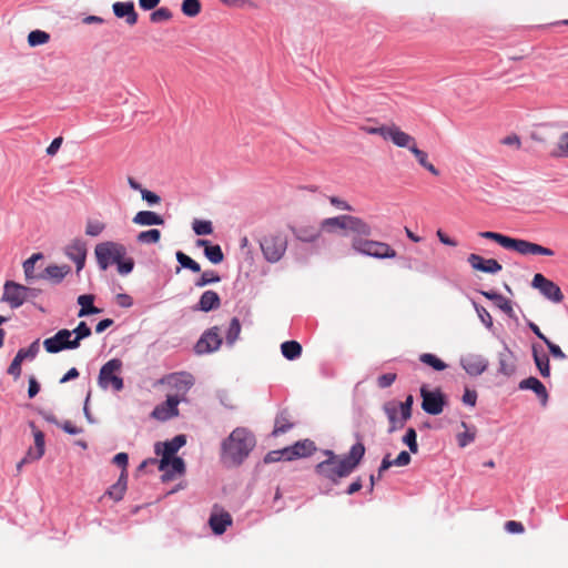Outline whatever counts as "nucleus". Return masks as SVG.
<instances>
[{
    "instance_id": "obj_35",
    "label": "nucleus",
    "mask_w": 568,
    "mask_h": 568,
    "mask_svg": "<svg viewBox=\"0 0 568 568\" xmlns=\"http://www.w3.org/2000/svg\"><path fill=\"white\" fill-rule=\"evenodd\" d=\"M531 352H532V358H534L535 365H536L537 369L539 371V374L544 378H548L550 376V363H549L548 355L539 354L536 345H532Z\"/></svg>"
},
{
    "instance_id": "obj_26",
    "label": "nucleus",
    "mask_w": 568,
    "mask_h": 568,
    "mask_svg": "<svg viewBox=\"0 0 568 568\" xmlns=\"http://www.w3.org/2000/svg\"><path fill=\"white\" fill-rule=\"evenodd\" d=\"M383 409L389 422L388 433H394L398 429H402L405 426L407 419H404L402 415L398 417L397 403L387 402L386 404H384Z\"/></svg>"
},
{
    "instance_id": "obj_8",
    "label": "nucleus",
    "mask_w": 568,
    "mask_h": 568,
    "mask_svg": "<svg viewBox=\"0 0 568 568\" xmlns=\"http://www.w3.org/2000/svg\"><path fill=\"white\" fill-rule=\"evenodd\" d=\"M30 287L19 284L14 281H7L3 285L2 302L9 304L11 308H19L29 298Z\"/></svg>"
},
{
    "instance_id": "obj_53",
    "label": "nucleus",
    "mask_w": 568,
    "mask_h": 568,
    "mask_svg": "<svg viewBox=\"0 0 568 568\" xmlns=\"http://www.w3.org/2000/svg\"><path fill=\"white\" fill-rule=\"evenodd\" d=\"M72 335L75 336L72 338L78 343V347L80 346V342L91 335V328L88 326L85 322H80L78 326L71 331Z\"/></svg>"
},
{
    "instance_id": "obj_59",
    "label": "nucleus",
    "mask_w": 568,
    "mask_h": 568,
    "mask_svg": "<svg viewBox=\"0 0 568 568\" xmlns=\"http://www.w3.org/2000/svg\"><path fill=\"white\" fill-rule=\"evenodd\" d=\"M21 356L22 355H16L7 371L8 374L13 376L16 379L19 378L21 375V364L23 362Z\"/></svg>"
},
{
    "instance_id": "obj_43",
    "label": "nucleus",
    "mask_w": 568,
    "mask_h": 568,
    "mask_svg": "<svg viewBox=\"0 0 568 568\" xmlns=\"http://www.w3.org/2000/svg\"><path fill=\"white\" fill-rule=\"evenodd\" d=\"M106 225L102 221L89 219L85 224V234L91 237H97L103 233Z\"/></svg>"
},
{
    "instance_id": "obj_24",
    "label": "nucleus",
    "mask_w": 568,
    "mask_h": 568,
    "mask_svg": "<svg viewBox=\"0 0 568 568\" xmlns=\"http://www.w3.org/2000/svg\"><path fill=\"white\" fill-rule=\"evenodd\" d=\"M65 255L75 263L78 273L83 270L87 258V248L84 243L74 241L72 244L67 246Z\"/></svg>"
},
{
    "instance_id": "obj_15",
    "label": "nucleus",
    "mask_w": 568,
    "mask_h": 568,
    "mask_svg": "<svg viewBox=\"0 0 568 568\" xmlns=\"http://www.w3.org/2000/svg\"><path fill=\"white\" fill-rule=\"evenodd\" d=\"M186 443V438L184 435H176L171 440H166L163 444H155V453L162 454V458L159 462V469L168 468L169 457H173L174 454Z\"/></svg>"
},
{
    "instance_id": "obj_13",
    "label": "nucleus",
    "mask_w": 568,
    "mask_h": 568,
    "mask_svg": "<svg viewBox=\"0 0 568 568\" xmlns=\"http://www.w3.org/2000/svg\"><path fill=\"white\" fill-rule=\"evenodd\" d=\"M162 383L166 384L170 388L175 390V393L171 396H179L182 402L185 399V395L193 386L194 378L190 373L179 372L168 375L162 379Z\"/></svg>"
},
{
    "instance_id": "obj_42",
    "label": "nucleus",
    "mask_w": 568,
    "mask_h": 568,
    "mask_svg": "<svg viewBox=\"0 0 568 568\" xmlns=\"http://www.w3.org/2000/svg\"><path fill=\"white\" fill-rule=\"evenodd\" d=\"M161 239V232L156 229L142 231L136 235V241L141 244H155Z\"/></svg>"
},
{
    "instance_id": "obj_31",
    "label": "nucleus",
    "mask_w": 568,
    "mask_h": 568,
    "mask_svg": "<svg viewBox=\"0 0 568 568\" xmlns=\"http://www.w3.org/2000/svg\"><path fill=\"white\" fill-rule=\"evenodd\" d=\"M209 524L215 535H222L232 525V517L226 511L212 514Z\"/></svg>"
},
{
    "instance_id": "obj_38",
    "label": "nucleus",
    "mask_w": 568,
    "mask_h": 568,
    "mask_svg": "<svg viewBox=\"0 0 568 568\" xmlns=\"http://www.w3.org/2000/svg\"><path fill=\"white\" fill-rule=\"evenodd\" d=\"M348 215H338L334 217H327L322 221L321 226L323 230L333 232L336 229H342L347 231L348 225Z\"/></svg>"
},
{
    "instance_id": "obj_56",
    "label": "nucleus",
    "mask_w": 568,
    "mask_h": 568,
    "mask_svg": "<svg viewBox=\"0 0 568 568\" xmlns=\"http://www.w3.org/2000/svg\"><path fill=\"white\" fill-rule=\"evenodd\" d=\"M414 398L412 395H408L405 402L398 403V414L403 416L404 419H409L412 417V407H413Z\"/></svg>"
},
{
    "instance_id": "obj_20",
    "label": "nucleus",
    "mask_w": 568,
    "mask_h": 568,
    "mask_svg": "<svg viewBox=\"0 0 568 568\" xmlns=\"http://www.w3.org/2000/svg\"><path fill=\"white\" fill-rule=\"evenodd\" d=\"M113 13L116 18L124 19L126 24L132 27L138 23L139 16L133 1H118L112 4Z\"/></svg>"
},
{
    "instance_id": "obj_25",
    "label": "nucleus",
    "mask_w": 568,
    "mask_h": 568,
    "mask_svg": "<svg viewBox=\"0 0 568 568\" xmlns=\"http://www.w3.org/2000/svg\"><path fill=\"white\" fill-rule=\"evenodd\" d=\"M221 306L220 295L212 290H207L202 293L197 304L194 306V311L211 312L217 310Z\"/></svg>"
},
{
    "instance_id": "obj_4",
    "label": "nucleus",
    "mask_w": 568,
    "mask_h": 568,
    "mask_svg": "<svg viewBox=\"0 0 568 568\" xmlns=\"http://www.w3.org/2000/svg\"><path fill=\"white\" fill-rule=\"evenodd\" d=\"M478 235L483 239L495 241L504 248L516 251L521 255H555V252L551 248L545 247L542 245L526 240L513 239L497 232L483 231L479 232Z\"/></svg>"
},
{
    "instance_id": "obj_44",
    "label": "nucleus",
    "mask_w": 568,
    "mask_h": 568,
    "mask_svg": "<svg viewBox=\"0 0 568 568\" xmlns=\"http://www.w3.org/2000/svg\"><path fill=\"white\" fill-rule=\"evenodd\" d=\"M175 256L176 261L183 268H187L194 273H199L201 271L200 264L183 252L178 251Z\"/></svg>"
},
{
    "instance_id": "obj_29",
    "label": "nucleus",
    "mask_w": 568,
    "mask_h": 568,
    "mask_svg": "<svg viewBox=\"0 0 568 568\" xmlns=\"http://www.w3.org/2000/svg\"><path fill=\"white\" fill-rule=\"evenodd\" d=\"M296 240L305 243H313L321 236V230L313 225L290 226Z\"/></svg>"
},
{
    "instance_id": "obj_7",
    "label": "nucleus",
    "mask_w": 568,
    "mask_h": 568,
    "mask_svg": "<svg viewBox=\"0 0 568 568\" xmlns=\"http://www.w3.org/2000/svg\"><path fill=\"white\" fill-rule=\"evenodd\" d=\"M264 258L270 263L278 262L287 250V236L282 232L270 233L260 241Z\"/></svg>"
},
{
    "instance_id": "obj_46",
    "label": "nucleus",
    "mask_w": 568,
    "mask_h": 568,
    "mask_svg": "<svg viewBox=\"0 0 568 568\" xmlns=\"http://www.w3.org/2000/svg\"><path fill=\"white\" fill-rule=\"evenodd\" d=\"M419 361L438 372L444 371L447 367V365L440 358L430 353L422 354L419 356Z\"/></svg>"
},
{
    "instance_id": "obj_27",
    "label": "nucleus",
    "mask_w": 568,
    "mask_h": 568,
    "mask_svg": "<svg viewBox=\"0 0 568 568\" xmlns=\"http://www.w3.org/2000/svg\"><path fill=\"white\" fill-rule=\"evenodd\" d=\"M347 231L354 234V237H368L373 234L372 226L361 217L348 215Z\"/></svg>"
},
{
    "instance_id": "obj_16",
    "label": "nucleus",
    "mask_w": 568,
    "mask_h": 568,
    "mask_svg": "<svg viewBox=\"0 0 568 568\" xmlns=\"http://www.w3.org/2000/svg\"><path fill=\"white\" fill-rule=\"evenodd\" d=\"M30 427L33 430L34 446L30 447L17 468L20 470L22 465L31 462L39 460L44 454V434L37 429L33 423H30Z\"/></svg>"
},
{
    "instance_id": "obj_41",
    "label": "nucleus",
    "mask_w": 568,
    "mask_h": 568,
    "mask_svg": "<svg viewBox=\"0 0 568 568\" xmlns=\"http://www.w3.org/2000/svg\"><path fill=\"white\" fill-rule=\"evenodd\" d=\"M241 333V323L237 317H233L230 322L226 331L225 339L226 344L232 346L239 338Z\"/></svg>"
},
{
    "instance_id": "obj_2",
    "label": "nucleus",
    "mask_w": 568,
    "mask_h": 568,
    "mask_svg": "<svg viewBox=\"0 0 568 568\" xmlns=\"http://www.w3.org/2000/svg\"><path fill=\"white\" fill-rule=\"evenodd\" d=\"M94 257L100 271L116 265L120 275H128L134 268L133 257L128 255L124 244L115 241H103L95 245Z\"/></svg>"
},
{
    "instance_id": "obj_9",
    "label": "nucleus",
    "mask_w": 568,
    "mask_h": 568,
    "mask_svg": "<svg viewBox=\"0 0 568 568\" xmlns=\"http://www.w3.org/2000/svg\"><path fill=\"white\" fill-rule=\"evenodd\" d=\"M44 349L50 354H57L64 349L78 348V343L72 339V332L62 328L58 331L53 336L45 338L43 342Z\"/></svg>"
},
{
    "instance_id": "obj_51",
    "label": "nucleus",
    "mask_w": 568,
    "mask_h": 568,
    "mask_svg": "<svg viewBox=\"0 0 568 568\" xmlns=\"http://www.w3.org/2000/svg\"><path fill=\"white\" fill-rule=\"evenodd\" d=\"M171 18L172 12L169 8L165 7L158 8L150 14V20L153 23L169 21Z\"/></svg>"
},
{
    "instance_id": "obj_12",
    "label": "nucleus",
    "mask_w": 568,
    "mask_h": 568,
    "mask_svg": "<svg viewBox=\"0 0 568 568\" xmlns=\"http://www.w3.org/2000/svg\"><path fill=\"white\" fill-rule=\"evenodd\" d=\"M531 286L552 303H561L564 301L560 287L540 273L534 275Z\"/></svg>"
},
{
    "instance_id": "obj_63",
    "label": "nucleus",
    "mask_w": 568,
    "mask_h": 568,
    "mask_svg": "<svg viewBox=\"0 0 568 568\" xmlns=\"http://www.w3.org/2000/svg\"><path fill=\"white\" fill-rule=\"evenodd\" d=\"M545 344L547 345L549 353L555 358L565 359L567 357L566 354L561 351V348L557 344H554L550 339L546 341Z\"/></svg>"
},
{
    "instance_id": "obj_11",
    "label": "nucleus",
    "mask_w": 568,
    "mask_h": 568,
    "mask_svg": "<svg viewBox=\"0 0 568 568\" xmlns=\"http://www.w3.org/2000/svg\"><path fill=\"white\" fill-rule=\"evenodd\" d=\"M365 132L373 135H379L384 140H390L396 146L407 145L410 141L409 134L402 131L397 125L366 126Z\"/></svg>"
},
{
    "instance_id": "obj_17",
    "label": "nucleus",
    "mask_w": 568,
    "mask_h": 568,
    "mask_svg": "<svg viewBox=\"0 0 568 568\" xmlns=\"http://www.w3.org/2000/svg\"><path fill=\"white\" fill-rule=\"evenodd\" d=\"M180 402L179 396H166V400L158 405L151 416L158 420H169L179 415L178 405Z\"/></svg>"
},
{
    "instance_id": "obj_37",
    "label": "nucleus",
    "mask_w": 568,
    "mask_h": 568,
    "mask_svg": "<svg viewBox=\"0 0 568 568\" xmlns=\"http://www.w3.org/2000/svg\"><path fill=\"white\" fill-rule=\"evenodd\" d=\"M94 296L91 294H83L78 297V304L81 306L78 316L83 317L92 314H99L101 310L93 305Z\"/></svg>"
},
{
    "instance_id": "obj_23",
    "label": "nucleus",
    "mask_w": 568,
    "mask_h": 568,
    "mask_svg": "<svg viewBox=\"0 0 568 568\" xmlns=\"http://www.w3.org/2000/svg\"><path fill=\"white\" fill-rule=\"evenodd\" d=\"M518 388L521 390H532L537 397L540 399L542 405H546L549 398L548 392L545 385L534 376L525 378L519 382Z\"/></svg>"
},
{
    "instance_id": "obj_21",
    "label": "nucleus",
    "mask_w": 568,
    "mask_h": 568,
    "mask_svg": "<svg viewBox=\"0 0 568 568\" xmlns=\"http://www.w3.org/2000/svg\"><path fill=\"white\" fill-rule=\"evenodd\" d=\"M409 139L410 141L407 142V145H398V148L408 149L415 155L420 166L435 176L439 175V171L428 161V154L417 148L415 138L409 134Z\"/></svg>"
},
{
    "instance_id": "obj_1",
    "label": "nucleus",
    "mask_w": 568,
    "mask_h": 568,
    "mask_svg": "<svg viewBox=\"0 0 568 568\" xmlns=\"http://www.w3.org/2000/svg\"><path fill=\"white\" fill-rule=\"evenodd\" d=\"M365 455V446L362 442L355 443L347 455L338 460H323L315 467L318 476L328 479L333 484H338L344 477L349 476Z\"/></svg>"
},
{
    "instance_id": "obj_49",
    "label": "nucleus",
    "mask_w": 568,
    "mask_h": 568,
    "mask_svg": "<svg viewBox=\"0 0 568 568\" xmlns=\"http://www.w3.org/2000/svg\"><path fill=\"white\" fill-rule=\"evenodd\" d=\"M181 10L186 17H196L201 11L200 0H183Z\"/></svg>"
},
{
    "instance_id": "obj_58",
    "label": "nucleus",
    "mask_w": 568,
    "mask_h": 568,
    "mask_svg": "<svg viewBox=\"0 0 568 568\" xmlns=\"http://www.w3.org/2000/svg\"><path fill=\"white\" fill-rule=\"evenodd\" d=\"M287 457L288 456L286 455V447H285L283 449L268 452L264 457V463L271 464V463H276L282 459L287 460Z\"/></svg>"
},
{
    "instance_id": "obj_36",
    "label": "nucleus",
    "mask_w": 568,
    "mask_h": 568,
    "mask_svg": "<svg viewBox=\"0 0 568 568\" xmlns=\"http://www.w3.org/2000/svg\"><path fill=\"white\" fill-rule=\"evenodd\" d=\"M479 293L487 300L494 301L496 306L507 315L513 314V306L509 300L497 292L479 291Z\"/></svg>"
},
{
    "instance_id": "obj_34",
    "label": "nucleus",
    "mask_w": 568,
    "mask_h": 568,
    "mask_svg": "<svg viewBox=\"0 0 568 568\" xmlns=\"http://www.w3.org/2000/svg\"><path fill=\"white\" fill-rule=\"evenodd\" d=\"M128 486V475L124 473H121L118 481L113 484L105 493L106 496H109L114 501H120L123 499L124 494L126 491Z\"/></svg>"
},
{
    "instance_id": "obj_55",
    "label": "nucleus",
    "mask_w": 568,
    "mask_h": 568,
    "mask_svg": "<svg viewBox=\"0 0 568 568\" xmlns=\"http://www.w3.org/2000/svg\"><path fill=\"white\" fill-rule=\"evenodd\" d=\"M474 307L476 310V313L480 320V322L488 328L490 329L493 326H494V322H493V317L491 315L489 314V312L484 307V306H480L479 304L475 303L474 302Z\"/></svg>"
},
{
    "instance_id": "obj_57",
    "label": "nucleus",
    "mask_w": 568,
    "mask_h": 568,
    "mask_svg": "<svg viewBox=\"0 0 568 568\" xmlns=\"http://www.w3.org/2000/svg\"><path fill=\"white\" fill-rule=\"evenodd\" d=\"M39 353V341H34L28 348H20L17 355H22L21 358L32 361Z\"/></svg>"
},
{
    "instance_id": "obj_60",
    "label": "nucleus",
    "mask_w": 568,
    "mask_h": 568,
    "mask_svg": "<svg viewBox=\"0 0 568 568\" xmlns=\"http://www.w3.org/2000/svg\"><path fill=\"white\" fill-rule=\"evenodd\" d=\"M396 377L395 373L383 374L377 378V385L381 388H387L396 381Z\"/></svg>"
},
{
    "instance_id": "obj_40",
    "label": "nucleus",
    "mask_w": 568,
    "mask_h": 568,
    "mask_svg": "<svg viewBox=\"0 0 568 568\" xmlns=\"http://www.w3.org/2000/svg\"><path fill=\"white\" fill-rule=\"evenodd\" d=\"M552 155L568 159V131L562 132L556 142Z\"/></svg>"
},
{
    "instance_id": "obj_47",
    "label": "nucleus",
    "mask_w": 568,
    "mask_h": 568,
    "mask_svg": "<svg viewBox=\"0 0 568 568\" xmlns=\"http://www.w3.org/2000/svg\"><path fill=\"white\" fill-rule=\"evenodd\" d=\"M204 255L213 264H219L224 260V254L219 244L205 247Z\"/></svg>"
},
{
    "instance_id": "obj_54",
    "label": "nucleus",
    "mask_w": 568,
    "mask_h": 568,
    "mask_svg": "<svg viewBox=\"0 0 568 568\" xmlns=\"http://www.w3.org/2000/svg\"><path fill=\"white\" fill-rule=\"evenodd\" d=\"M192 226L196 235H210L213 232V226L210 221L194 220Z\"/></svg>"
},
{
    "instance_id": "obj_62",
    "label": "nucleus",
    "mask_w": 568,
    "mask_h": 568,
    "mask_svg": "<svg viewBox=\"0 0 568 568\" xmlns=\"http://www.w3.org/2000/svg\"><path fill=\"white\" fill-rule=\"evenodd\" d=\"M141 196L144 201L148 202L149 205L159 204L161 201V197L158 194L146 189L141 190Z\"/></svg>"
},
{
    "instance_id": "obj_22",
    "label": "nucleus",
    "mask_w": 568,
    "mask_h": 568,
    "mask_svg": "<svg viewBox=\"0 0 568 568\" xmlns=\"http://www.w3.org/2000/svg\"><path fill=\"white\" fill-rule=\"evenodd\" d=\"M316 450V446L311 439L296 442L294 445L286 447L287 460L295 458L308 457Z\"/></svg>"
},
{
    "instance_id": "obj_50",
    "label": "nucleus",
    "mask_w": 568,
    "mask_h": 568,
    "mask_svg": "<svg viewBox=\"0 0 568 568\" xmlns=\"http://www.w3.org/2000/svg\"><path fill=\"white\" fill-rule=\"evenodd\" d=\"M403 443L408 446L409 452L416 454L418 452L417 433L413 427H409L402 438Z\"/></svg>"
},
{
    "instance_id": "obj_5",
    "label": "nucleus",
    "mask_w": 568,
    "mask_h": 568,
    "mask_svg": "<svg viewBox=\"0 0 568 568\" xmlns=\"http://www.w3.org/2000/svg\"><path fill=\"white\" fill-rule=\"evenodd\" d=\"M352 248L366 256L377 260L396 257V251L387 243L362 237H353Z\"/></svg>"
},
{
    "instance_id": "obj_39",
    "label": "nucleus",
    "mask_w": 568,
    "mask_h": 568,
    "mask_svg": "<svg viewBox=\"0 0 568 568\" xmlns=\"http://www.w3.org/2000/svg\"><path fill=\"white\" fill-rule=\"evenodd\" d=\"M281 351L283 356L288 361L298 358L302 354V346L296 341H286L282 343Z\"/></svg>"
},
{
    "instance_id": "obj_48",
    "label": "nucleus",
    "mask_w": 568,
    "mask_h": 568,
    "mask_svg": "<svg viewBox=\"0 0 568 568\" xmlns=\"http://www.w3.org/2000/svg\"><path fill=\"white\" fill-rule=\"evenodd\" d=\"M220 281H221V277L215 271H205L195 281L194 285L196 287H204L210 284L219 283Z\"/></svg>"
},
{
    "instance_id": "obj_19",
    "label": "nucleus",
    "mask_w": 568,
    "mask_h": 568,
    "mask_svg": "<svg viewBox=\"0 0 568 568\" xmlns=\"http://www.w3.org/2000/svg\"><path fill=\"white\" fill-rule=\"evenodd\" d=\"M469 265L476 270L488 274H496L501 271V264L495 258H484L483 256L471 253L467 257Z\"/></svg>"
},
{
    "instance_id": "obj_14",
    "label": "nucleus",
    "mask_w": 568,
    "mask_h": 568,
    "mask_svg": "<svg viewBox=\"0 0 568 568\" xmlns=\"http://www.w3.org/2000/svg\"><path fill=\"white\" fill-rule=\"evenodd\" d=\"M420 396L424 412L430 415H438L443 412L446 400L440 389L428 390L426 386H422Z\"/></svg>"
},
{
    "instance_id": "obj_45",
    "label": "nucleus",
    "mask_w": 568,
    "mask_h": 568,
    "mask_svg": "<svg viewBox=\"0 0 568 568\" xmlns=\"http://www.w3.org/2000/svg\"><path fill=\"white\" fill-rule=\"evenodd\" d=\"M50 34L42 30H33L28 34V43L30 47H38L48 43Z\"/></svg>"
},
{
    "instance_id": "obj_32",
    "label": "nucleus",
    "mask_w": 568,
    "mask_h": 568,
    "mask_svg": "<svg viewBox=\"0 0 568 568\" xmlns=\"http://www.w3.org/2000/svg\"><path fill=\"white\" fill-rule=\"evenodd\" d=\"M132 222L141 226L163 225L164 219L153 211H140L133 216Z\"/></svg>"
},
{
    "instance_id": "obj_28",
    "label": "nucleus",
    "mask_w": 568,
    "mask_h": 568,
    "mask_svg": "<svg viewBox=\"0 0 568 568\" xmlns=\"http://www.w3.org/2000/svg\"><path fill=\"white\" fill-rule=\"evenodd\" d=\"M516 371V365L514 363V354L505 346L501 352L498 354V373L504 376H511Z\"/></svg>"
},
{
    "instance_id": "obj_18",
    "label": "nucleus",
    "mask_w": 568,
    "mask_h": 568,
    "mask_svg": "<svg viewBox=\"0 0 568 568\" xmlns=\"http://www.w3.org/2000/svg\"><path fill=\"white\" fill-rule=\"evenodd\" d=\"M460 365L470 376L481 375L488 367V361L478 354H467L460 358Z\"/></svg>"
},
{
    "instance_id": "obj_30",
    "label": "nucleus",
    "mask_w": 568,
    "mask_h": 568,
    "mask_svg": "<svg viewBox=\"0 0 568 568\" xmlns=\"http://www.w3.org/2000/svg\"><path fill=\"white\" fill-rule=\"evenodd\" d=\"M71 268L69 265H48L43 273L40 275L41 278L52 281L54 284H59L70 273Z\"/></svg>"
},
{
    "instance_id": "obj_52",
    "label": "nucleus",
    "mask_w": 568,
    "mask_h": 568,
    "mask_svg": "<svg viewBox=\"0 0 568 568\" xmlns=\"http://www.w3.org/2000/svg\"><path fill=\"white\" fill-rule=\"evenodd\" d=\"M292 424L288 422L286 416L282 413L275 419L273 435L277 436L284 434L292 428Z\"/></svg>"
},
{
    "instance_id": "obj_6",
    "label": "nucleus",
    "mask_w": 568,
    "mask_h": 568,
    "mask_svg": "<svg viewBox=\"0 0 568 568\" xmlns=\"http://www.w3.org/2000/svg\"><path fill=\"white\" fill-rule=\"evenodd\" d=\"M122 365V361L119 358H112L102 365L98 376V384L102 389L111 388L114 392L123 389L124 382L120 376Z\"/></svg>"
},
{
    "instance_id": "obj_64",
    "label": "nucleus",
    "mask_w": 568,
    "mask_h": 568,
    "mask_svg": "<svg viewBox=\"0 0 568 568\" xmlns=\"http://www.w3.org/2000/svg\"><path fill=\"white\" fill-rule=\"evenodd\" d=\"M412 460V457L408 452H400L395 459H393L394 466L404 467L407 466Z\"/></svg>"
},
{
    "instance_id": "obj_33",
    "label": "nucleus",
    "mask_w": 568,
    "mask_h": 568,
    "mask_svg": "<svg viewBox=\"0 0 568 568\" xmlns=\"http://www.w3.org/2000/svg\"><path fill=\"white\" fill-rule=\"evenodd\" d=\"M163 471L162 474V481H169L174 478L176 474L182 475L185 471V464L184 460L181 457H169V464L168 468L160 469Z\"/></svg>"
},
{
    "instance_id": "obj_3",
    "label": "nucleus",
    "mask_w": 568,
    "mask_h": 568,
    "mask_svg": "<svg viewBox=\"0 0 568 568\" xmlns=\"http://www.w3.org/2000/svg\"><path fill=\"white\" fill-rule=\"evenodd\" d=\"M256 445L254 435L245 427H236L222 442L221 457L230 466H240Z\"/></svg>"
},
{
    "instance_id": "obj_10",
    "label": "nucleus",
    "mask_w": 568,
    "mask_h": 568,
    "mask_svg": "<svg viewBox=\"0 0 568 568\" xmlns=\"http://www.w3.org/2000/svg\"><path fill=\"white\" fill-rule=\"evenodd\" d=\"M222 342L220 328L217 326L210 327L197 339L194 352L197 355L213 353L221 347Z\"/></svg>"
},
{
    "instance_id": "obj_61",
    "label": "nucleus",
    "mask_w": 568,
    "mask_h": 568,
    "mask_svg": "<svg viewBox=\"0 0 568 568\" xmlns=\"http://www.w3.org/2000/svg\"><path fill=\"white\" fill-rule=\"evenodd\" d=\"M475 440V432H464L457 435L459 447L464 448Z\"/></svg>"
}]
</instances>
